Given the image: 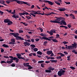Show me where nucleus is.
Here are the masks:
<instances>
[{"label":"nucleus","instance_id":"1","mask_svg":"<svg viewBox=\"0 0 77 77\" xmlns=\"http://www.w3.org/2000/svg\"><path fill=\"white\" fill-rule=\"evenodd\" d=\"M10 58H12L10 59V61H7L6 62L8 63H9V64L11 63H12V62H13V60H16V63H18V62H19V59L18 58L16 57H14L12 56H9Z\"/></svg>","mask_w":77,"mask_h":77},{"label":"nucleus","instance_id":"2","mask_svg":"<svg viewBox=\"0 0 77 77\" xmlns=\"http://www.w3.org/2000/svg\"><path fill=\"white\" fill-rule=\"evenodd\" d=\"M14 36L16 38L15 39L17 40H21L22 41L24 40V38L19 36V34L18 33H14Z\"/></svg>","mask_w":77,"mask_h":77},{"label":"nucleus","instance_id":"3","mask_svg":"<svg viewBox=\"0 0 77 77\" xmlns=\"http://www.w3.org/2000/svg\"><path fill=\"white\" fill-rule=\"evenodd\" d=\"M9 1H13V2H16L17 3H18V4H20V5L24 4H27L26 2H24L23 1H18L17 0H9Z\"/></svg>","mask_w":77,"mask_h":77},{"label":"nucleus","instance_id":"4","mask_svg":"<svg viewBox=\"0 0 77 77\" xmlns=\"http://www.w3.org/2000/svg\"><path fill=\"white\" fill-rule=\"evenodd\" d=\"M65 72V70H63L62 71L61 70H60L58 72V75L59 76L61 77L62 75H64Z\"/></svg>","mask_w":77,"mask_h":77},{"label":"nucleus","instance_id":"5","mask_svg":"<svg viewBox=\"0 0 77 77\" xmlns=\"http://www.w3.org/2000/svg\"><path fill=\"white\" fill-rule=\"evenodd\" d=\"M20 16H21V17H22V18H23L24 20H25V18L23 16L21 15H27L29 14V13H27L26 11H25V12H23V13H19V14Z\"/></svg>","mask_w":77,"mask_h":77},{"label":"nucleus","instance_id":"6","mask_svg":"<svg viewBox=\"0 0 77 77\" xmlns=\"http://www.w3.org/2000/svg\"><path fill=\"white\" fill-rule=\"evenodd\" d=\"M65 20H61L60 22L59 21H58V22L57 23H58V24H60L61 25H62V23H63V24H64V25H65V26H66V22H65Z\"/></svg>","mask_w":77,"mask_h":77},{"label":"nucleus","instance_id":"7","mask_svg":"<svg viewBox=\"0 0 77 77\" xmlns=\"http://www.w3.org/2000/svg\"><path fill=\"white\" fill-rule=\"evenodd\" d=\"M55 18H57L55 20V21H60L61 20H65V18L64 17H55Z\"/></svg>","mask_w":77,"mask_h":77},{"label":"nucleus","instance_id":"8","mask_svg":"<svg viewBox=\"0 0 77 77\" xmlns=\"http://www.w3.org/2000/svg\"><path fill=\"white\" fill-rule=\"evenodd\" d=\"M39 38H40V39H41L42 40L43 39H45L46 40H47L48 41H51V39L49 38H48L47 37H43L42 38L41 36H39Z\"/></svg>","mask_w":77,"mask_h":77},{"label":"nucleus","instance_id":"9","mask_svg":"<svg viewBox=\"0 0 77 77\" xmlns=\"http://www.w3.org/2000/svg\"><path fill=\"white\" fill-rule=\"evenodd\" d=\"M23 44L25 45H24L25 47H26L27 45H28V46H29L30 45V43L26 42H23Z\"/></svg>","mask_w":77,"mask_h":77},{"label":"nucleus","instance_id":"10","mask_svg":"<svg viewBox=\"0 0 77 77\" xmlns=\"http://www.w3.org/2000/svg\"><path fill=\"white\" fill-rule=\"evenodd\" d=\"M72 48H76L77 46V43L75 42H74L73 44H72Z\"/></svg>","mask_w":77,"mask_h":77},{"label":"nucleus","instance_id":"11","mask_svg":"<svg viewBox=\"0 0 77 77\" xmlns=\"http://www.w3.org/2000/svg\"><path fill=\"white\" fill-rule=\"evenodd\" d=\"M60 9H59L58 10L60 11H61V12H65V11L66 10V9H65L64 8H60Z\"/></svg>","mask_w":77,"mask_h":77},{"label":"nucleus","instance_id":"12","mask_svg":"<svg viewBox=\"0 0 77 77\" xmlns=\"http://www.w3.org/2000/svg\"><path fill=\"white\" fill-rule=\"evenodd\" d=\"M46 2H45L44 3H47V2L48 3L49 5H53V2H51V1H46Z\"/></svg>","mask_w":77,"mask_h":77},{"label":"nucleus","instance_id":"13","mask_svg":"<svg viewBox=\"0 0 77 77\" xmlns=\"http://www.w3.org/2000/svg\"><path fill=\"white\" fill-rule=\"evenodd\" d=\"M10 21V20L8 19H5L4 20V22L5 23H8Z\"/></svg>","mask_w":77,"mask_h":77},{"label":"nucleus","instance_id":"14","mask_svg":"<svg viewBox=\"0 0 77 77\" xmlns=\"http://www.w3.org/2000/svg\"><path fill=\"white\" fill-rule=\"evenodd\" d=\"M12 17H13L14 18H19V16L18 15H17L15 14L12 16Z\"/></svg>","mask_w":77,"mask_h":77},{"label":"nucleus","instance_id":"15","mask_svg":"<svg viewBox=\"0 0 77 77\" xmlns=\"http://www.w3.org/2000/svg\"><path fill=\"white\" fill-rule=\"evenodd\" d=\"M47 54L48 55H50L52 53H53V51H48L46 52Z\"/></svg>","mask_w":77,"mask_h":77},{"label":"nucleus","instance_id":"16","mask_svg":"<svg viewBox=\"0 0 77 77\" xmlns=\"http://www.w3.org/2000/svg\"><path fill=\"white\" fill-rule=\"evenodd\" d=\"M5 2L3 0H2L1 1V2H0V3H1V4H2V5H5V6H8L7 5L5 4Z\"/></svg>","mask_w":77,"mask_h":77},{"label":"nucleus","instance_id":"17","mask_svg":"<svg viewBox=\"0 0 77 77\" xmlns=\"http://www.w3.org/2000/svg\"><path fill=\"white\" fill-rule=\"evenodd\" d=\"M29 63H23V65L24 66H25V67H27L29 66Z\"/></svg>","mask_w":77,"mask_h":77},{"label":"nucleus","instance_id":"18","mask_svg":"<svg viewBox=\"0 0 77 77\" xmlns=\"http://www.w3.org/2000/svg\"><path fill=\"white\" fill-rule=\"evenodd\" d=\"M67 48L68 50H70V49H71V50H72V49H73V48H72V45L68 46H67Z\"/></svg>","mask_w":77,"mask_h":77},{"label":"nucleus","instance_id":"19","mask_svg":"<svg viewBox=\"0 0 77 77\" xmlns=\"http://www.w3.org/2000/svg\"><path fill=\"white\" fill-rule=\"evenodd\" d=\"M51 40H52V41H53V42H58V41L57 40H56V39H51Z\"/></svg>","mask_w":77,"mask_h":77},{"label":"nucleus","instance_id":"20","mask_svg":"<svg viewBox=\"0 0 77 77\" xmlns=\"http://www.w3.org/2000/svg\"><path fill=\"white\" fill-rule=\"evenodd\" d=\"M13 24V22L11 20H10L9 22L8 23V26H11V24Z\"/></svg>","mask_w":77,"mask_h":77},{"label":"nucleus","instance_id":"21","mask_svg":"<svg viewBox=\"0 0 77 77\" xmlns=\"http://www.w3.org/2000/svg\"><path fill=\"white\" fill-rule=\"evenodd\" d=\"M57 30L56 29H52L51 30V33H56V32Z\"/></svg>","mask_w":77,"mask_h":77},{"label":"nucleus","instance_id":"22","mask_svg":"<svg viewBox=\"0 0 77 77\" xmlns=\"http://www.w3.org/2000/svg\"><path fill=\"white\" fill-rule=\"evenodd\" d=\"M2 46L4 47H5L6 48H9V46L8 45H6L5 44H4L2 45Z\"/></svg>","mask_w":77,"mask_h":77},{"label":"nucleus","instance_id":"23","mask_svg":"<svg viewBox=\"0 0 77 77\" xmlns=\"http://www.w3.org/2000/svg\"><path fill=\"white\" fill-rule=\"evenodd\" d=\"M48 69L49 70H52V71H53V70H54V68H52V67H49L48 68Z\"/></svg>","mask_w":77,"mask_h":77},{"label":"nucleus","instance_id":"24","mask_svg":"<svg viewBox=\"0 0 77 77\" xmlns=\"http://www.w3.org/2000/svg\"><path fill=\"white\" fill-rule=\"evenodd\" d=\"M47 33H49V34H50L51 36H52V35H53V33H51V31H50V32L48 31H47Z\"/></svg>","mask_w":77,"mask_h":77},{"label":"nucleus","instance_id":"25","mask_svg":"<svg viewBox=\"0 0 77 77\" xmlns=\"http://www.w3.org/2000/svg\"><path fill=\"white\" fill-rule=\"evenodd\" d=\"M60 27H63L65 28V29H68V27L66 26H60Z\"/></svg>","mask_w":77,"mask_h":77},{"label":"nucleus","instance_id":"26","mask_svg":"<svg viewBox=\"0 0 77 77\" xmlns=\"http://www.w3.org/2000/svg\"><path fill=\"white\" fill-rule=\"evenodd\" d=\"M16 56H17V58H18V57H20L21 56V55L20 54L18 53L16 54Z\"/></svg>","mask_w":77,"mask_h":77},{"label":"nucleus","instance_id":"27","mask_svg":"<svg viewBox=\"0 0 77 77\" xmlns=\"http://www.w3.org/2000/svg\"><path fill=\"white\" fill-rule=\"evenodd\" d=\"M45 72H47V73H49V72H51V71L50 70H45Z\"/></svg>","mask_w":77,"mask_h":77},{"label":"nucleus","instance_id":"28","mask_svg":"<svg viewBox=\"0 0 77 77\" xmlns=\"http://www.w3.org/2000/svg\"><path fill=\"white\" fill-rule=\"evenodd\" d=\"M70 16H71L72 18L73 19H75V17L74 16V15H73V14H71L69 15Z\"/></svg>","mask_w":77,"mask_h":77},{"label":"nucleus","instance_id":"29","mask_svg":"<svg viewBox=\"0 0 77 77\" xmlns=\"http://www.w3.org/2000/svg\"><path fill=\"white\" fill-rule=\"evenodd\" d=\"M37 53L38 54H39L40 55H42V53L40 51H37Z\"/></svg>","mask_w":77,"mask_h":77},{"label":"nucleus","instance_id":"30","mask_svg":"<svg viewBox=\"0 0 77 77\" xmlns=\"http://www.w3.org/2000/svg\"><path fill=\"white\" fill-rule=\"evenodd\" d=\"M28 67V69H32V68H33V67H32V66L30 65H29Z\"/></svg>","mask_w":77,"mask_h":77},{"label":"nucleus","instance_id":"31","mask_svg":"<svg viewBox=\"0 0 77 77\" xmlns=\"http://www.w3.org/2000/svg\"><path fill=\"white\" fill-rule=\"evenodd\" d=\"M44 65H45V64L43 63L41 64V67L42 68H44V67H45V66H44Z\"/></svg>","mask_w":77,"mask_h":77},{"label":"nucleus","instance_id":"32","mask_svg":"<svg viewBox=\"0 0 77 77\" xmlns=\"http://www.w3.org/2000/svg\"><path fill=\"white\" fill-rule=\"evenodd\" d=\"M44 61L43 60H40L38 62V63H44Z\"/></svg>","mask_w":77,"mask_h":77},{"label":"nucleus","instance_id":"33","mask_svg":"<svg viewBox=\"0 0 77 77\" xmlns=\"http://www.w3.org/2000/svg\"><path fill=\"white\" fill-rule=\"evenodd\" d=\"M30 46L32 47V48H35V47H36V46H35V45H30Z\"/></svg>","mask_w":77,"mask_h":77},{"label":"nucleus","instance_id":"34","mask_svg":"<svg viewBox=\"0 0 77 77\" xmlns=\"http://www.w3.org/2000/svg\"><path fill=\"white\" fill-rule=\"evenodd\" d=\"M56 36L57 38H59L60 39V35L59 34H56Z\"/></svg>","mask_w":77,"mask_h":77},{"label":"nucleus","instance_id":"35","mask_svg":"<svg viewBox=\"0 0 77 77\" xmlns=\"http://www.w3.org/2000/svg\"><path fill=\"white\" fill-rule=\"evenodd\" d=\"M11 41L12 42H15V39L14 38H12L11 39Z\"/></svg>","mask_w":77,"mask_h":77},{"label":"nucleus","instance_id":"36","mask_svg":"<svg viewBox=\"0 0 77 77\" xmlns=\"http://www.w3.org/2000/svg\"><path fill=\"white\" fill-rule=\"evenodd\" d=\"M43 12V13L42 14L37 13V14H38V15H45V14H44V12Z\"/></svg>","mask_w":77,"mask_h":77},{"label":"nucleus","instance_id":"37","mask_svg":"<svg viewBox=\"0 0 77 77\" xmlns=\"http://www.w3.org/2000/svg\"><path fill=\"white\" fill-rule=\"evenodd\" d=\"M38 50V49L36 48H35L33 49V51H35V52L37 51Z\"/></svg>","mask_w":77,"mask_h":77},{"label":"nucleus","instance_id":"38","mask_svg":"<svg viewBox=\"0 0 77 77\" xmlns=\"http://www.w3.org/2000/svg\"><path fill=\"white\" fill-rule=\"evenodd\" d=\"M18 59H23V60H25V59L23 57H18Z\"/></svg>","mask_w":77,"mask_h":77},{"label":"nucleus","instance_id":"39","mask_svg":"<svg viewBox=\"0 0 77 77\" xmlns=\"http://www.w3.org/2000/svg\"><path fill=\"white\" fill-rule=\"evenodd\" d=\"M50 61H51V63H53V62H57V60H50Z\"/></svg>","mask_w":77,"mask_h":77},{"label":"nucleus","instance_id":"40","mask_svg":"<svg viewBox=\"0 0 77 77\" xmlns=\"http://www.w3.org/2000/svg\"><path fill=\"white\" fill-rule=\"evenodd\" d=\"M60 56L61 57H64V56H65V54H63L62 53H61Z\"/></svg>","mask_w":77,"mask_h":77},{"label":"nucleus","instance_id":"41","mask_svg":"<svg viewBox=\"0 0 77 77\" xmlns=\"http://www.w3.org/2000/svg\"><path fill=\"white\" fill-rule=\"evenodd\" d=\"M70 57H71V56H70L67 57V60H70Z\"/></svg>","mask_w":77,"mask_h":77},{"label":"nucleus","instance_id":"42","mask_svg":"<svg viewBox=\"0 0 77 77\" xmlns=\"http://www.w3.org/2000/svg\"><path fill=\"white\" fill-rule=\"evenodd\" d=\"M70 68H71V69H72V70H73V69H75V68L73 66H70Z\"/></svg>","mask_w":77,"mask_h":77},{"label":"nucleus","instance_id":"43","mask_svg":"<svg viewBox=\"0 0 77 77\" xmlns=\"http://www.w3.org/2000/svg\"><path fill=\"white\" fill-rule=\"evenodd\" d=\"M0 15H3V14H4V12H3V11L0 10Z\"/></svg>","mask_w":77,"mask_h":77},{"label":"nucleus","instance_id":"44","mask_svg":"<svg viewBox=\"0 0 77 77\" xmlns=\"http://www.w3.org/2000/svg\"><path fill=\"white\" fill-rule=\"evenodd\" d=\"M39 30L41 31V32H43V29L41 27H39Z\"/></svg>","mask_w":77,"mask_h":77},{"label":"nucleus","instance_id":"45","mask_svg":"<svg viewBox=\"0 0 77 77\" xmlns=\"http://www.w3.org/2000/svg\"><path fill=\"white\" fill-rule=\"evenodd\" d=\"M61 58H62V57H61L60 56H59V57H56V58L57 59H61Z\"/></svg>","mask_w":77,"mask_h":77},{"label":"nucleus","instance_id":"46","mask_svg":"<svg viewBox=\"0 0 77 77\" xmlns=\"http://www.w3.org/2000/svg\"><path fill=\"white\" fill-rule=\"evenodd\" d=\"M64 3H66V4H67V5H70L71 3H70V2H64Z\"/></svg>","mask_w":77,"mask_h":77},{"label":"nucleus","instance_id":"47","mask_svg":"<svg viewBox=\"0 0 77 77\" xmlns=\"http://www.w3.org/2000/svg\"><path fill=\"white\" fill-rule=\"evenodd\" d=\"M62 43H63L64 45H65V44H68V42H66V41H64Z\"/></svg>","mask_w":77,"mask_h":77},{"label":"nucleus","instance_id":"48","mask_svg":"<svg viewBox=\"0 0 77 77\" xmlns=\"http://www.w3.org/2000/svg\"><path fill=\"white\" fill-rule=\"evenodd\" d=\"M30 15H31L33 17H36V15H35V14H33V13H30Z\"/></svg>","mask_w":77,"mask_h":77},{"label":"nucleus","instance_id":"49","mask_svg":"<svg viewBox=\"0 0 77 77\" xmlns=\"http://www.w3.org/2000/svg\"><path fill=\"white\" fill-rule=\"evenodd\" d=\"M58 21L56 20H53V23H57Z\"/></svg>","mask_w":77,"mask_h":77},{"label":"nucleus","instance_id":"50","mask_svg":"<svg viewBox=\"0 0 77 77\" xmlns=\"http://www.w3.org/2000/svg\"><path fill=\"white\" fill-rule=\"evenodd\" d=\"M6 63V62L5 61H2L1 62V63Z\"/></svg>","mask_w":77,"mask_h":77},{"label":"nucleus","instance_id":"51","mask_svg":"<svg viewBox=\"0 0 77 77\" xmlns=\"http://www.w3.org/2000/svg\"><path fill=\"white\" fill-rule=\"evenodd\" d=\"M67 26L69 28H71V25L68 24L67 25Z\"/></svg>","mask_w":77,"mask_h":77},{"label":"nucleus","instance_id":"52","mask_svg":"<svg viewBox=\"0 0 77 77\" xmlns=\"http://www.w3.org/2000/svg\"><path fill=\"white\" fill-rule=\"evenodd\" d=\"M44 14L45 15H48V16H50L51 15L50 13V14Z\"/></svg>","mask_w":77,"mask_h":77},{"label":"nucleus","instance_id":"53","mask_svg":"<svg viewBox=\"0 0 77 77\" xmlns=\"http://www.w3.org/2000/svg\"><path fill=\"white\" fill-rule=\"evenodd\" d=\"M48 38H50V39H53L54 38V37L53 36H51V37H48Z\"/></svg>","mask_w":77,"mask_h":77},{"label":"nucleus","instance_id":"54","mask_svg":"<svg viewBox=\"0 0 77 77\" xmlns=\"http://www.w3.org/2000/svg\"><path fill=\"white\" fill-rule=\"evenodd\" d=\"M11 66H12V67H14L15 66V64L14 63L13 64H11Z\"/></svg>","mask_w":77,"mask_h":77},{"label":"nucleus","instance_id":"55","mask_svg":"<svg viewBox=\"0 0 77 77\" xmlns=\"http://www.w3.org/2000/svg\"><path fill=\"white\" fill-rule=\"evenodd\" d=\"M23 32H24V31H23V30H19V32L20 33H23Z\"/></svg>","mask_w":77,"mask_h":77},{"label":"nucleus","instance_id":"56","mask_svg":"<svg viewBox=\"0 0 77 77\" xmlns=\"http://www.w3.org/2000/svg\"><path fill=\"white\" fill-rule=\"evenodd\" d=\"M45 63H50V61H45Z\"/></svg>","mask_w":77,"mask_h":77},{"label":"nucleus","instance_id":"57","mask_svg":"<svg viewBox=\"0 0 77 77\" xmlns=\"http://www.w3.org/2000/svg\"><path fill=\"white\" fill-rule=\"evenodd\" d=\"M1 49H2L1 50V53H3V52L4 51H5V50H4V49L2 48H1Z\"/></svg>","mask_w":77,"mask_h":77},{"label":"nucleus","instance_id":"58","mask_svg":"<svg viewBox=\"0 0 77 77\" xmlns=\"http://www.w3.org/2000/svg\"><path fill=\"white\" fill-rule=\"evenodd\" d=\"M32 54H33V53H31L29 54V56H30V57H31L32 56Z\"/></svg>","mask_w":77,"mask_h":77},{"label":"nucleus","instance_id":"59","mask_svg":"<svg viewBox=\"0 0 77 77\" xmlns=\"http://www.w3.org/2000/svg\"><path fill=\"white\" fill-rule=\"evenodd\" d=\"M35 41L36 42H38V41H39V38L36 39H35Z\"/></svg>","mask_w":77,"mask_h":77},{"label":"nucleus","instance_id":"60","mask_svg":"<svg viewBox=\"0 0 77 77\" xmlns=\"http://www.w3.org/2000/svg\"><path fill=\"white\" fill-rule=\"evenodd\" d=\"M26 36L28 39H29V38H30V36L29 35H26Z\"/></svg>","mask_w":77,"mask_h":77},{"label":"nucleus","instance_id":"61","mask_svg":"<svg viewBox=\"0 0 77 77\" xmlns=\"http://www.w3.org/2000/svg\"><path fill=\"white\" fill-rule=\"evenodd\" d=\"M30 17V16H26V18H27V20H29V18Z\"/></svg>","mask_w":77,"mask_h":77},{"label":"nucleus","instance_id":"62","mask_svg":"<svg viewBox=\"0 0 77 77\" xmlns=\"http://www.w3.org/2000/svg\"><path fill=\"white\" fill-rule=\"evenodd\" d=\"M40 35L42 36H45V35H44V34L43 33H41Z\"/></svg>","mask_w":77,"mask_h":77},{"label":"nucleus","instance_id":"63","mask_svg":"<svg viewBox=\"0 0 77 77\" xmlns=\"http://www.w3.org/2000/svg\"><path fill=\"white\" fill-rule=\"evenodd\" d=\"M75 49H73L72 50V53H75Z\"/></svg>","mask_w":77,"mask_h":77},{"label":"nucleus","instance_id":"64","mask_svg":"<svg viewBox=\"0 0 77 77\" xmlns=\"http://www.w3.org/2000/svg\"><path fill=\"white\" fill-rule=\"evenodd\" d=\"M53 56H54V54H53V53L52 52V53H51V54L50 55V56L52 57Z\"/></svg>","mask_w":77,"mask_h":77}]
</instances>
